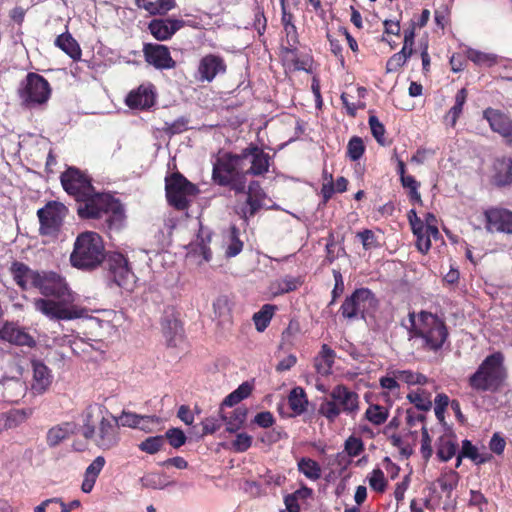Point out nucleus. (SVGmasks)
I'll return each instance as SVG.
<instances>
[{
    "label": "nucleus",
    "mask_w": 512,
    "mask_h": 512,
    "mask_svg": "<svg viewBox=\"0 0 512 512\" xmlns=\"http://www.w3.org/2000/svg\"><path fill=\"white\" fill-rule=\"evenodd\" d=\"M11 273L22 290L34 289L42 297L35 298L33 306L50 320H74L82 318L87 310L78 305V294L67 279L52 270H33L24 263L13 262Z\"/></svg>",
    "instance_id": "nucleus-1"
},
{
    "label": "nucleus",
    "mask_w": 512,
    "mask_h": 512,
    "mask_svg": "<svg viewBox=\"0 0 512 512\" xmlns=\"http://www.w3.org/2000/svg\"><path fill=\"white\" fill-rule=\"evenodd\" d=\"M212 178L221 186H229L236 194H246V206L243 214L253 216L262 206L265 193L259 182L252 181L246 192V173L240 154L225 153L213 164Z\"/></svg>",
    "instance_id": "nucleus-2"
},
{
    "label": "nucleus",
    "mask_w": 512,
    "mask_h": 512,
    "mask_svg": "<svg viewBox=\"0 0 512 512\" xmlns=\"http://www.w3.org/2000/svg\"><path fill=\"white\" fill-rule=\"evenodd\" d=\"M107 409L98 404L87 406L83 412L82 436L103 451L118 446L121 440L119 423L112 414L106 417Z\"/></svg>",
    "instance_id": "nucleus-3"
},
{
    "label": "nucleus",
    "mask_w": 512,
    "mask_h": 512,
    "mask_svg": "<svg viewBox=\"0 0 512 512\" xmlns=\"http://www.w3.org/2000/svg\"><path fill=\"white\" fill-rule=\"evenodd\" d=\"M408 320L411 338H421L423 348L428 351L437 352L442 349L449 336L444 320L428 311H421L419 314L409 312Z\"/></svg>",
    "instance_id": "nucleus-4"
},
{
    "label": "nucleus",
    "mask_w": 512,
    "mask_h": 512,
    "mask_svg": "<svg viewBox=\"0 0 512 512\" xmlns=\"http://www.w3.org/2000/svg\"><path fill=\"white\" fill-rule=\"evenodd\" d=\"M360 405V396L356 391L345 384H337L322 399L318 413L329 423H334L342 414L355 419L360 412Z\"/></svg>",
    "instance_id": "nucleus-5"
},
{
    "label": "nucleus",
    "mask_w": 512,
    "mask_h": 512,
    "mask_svg": "<svg viewBox=\"0 0 512 512\" xmlns=\"http://www.w3.org/2000/svg\"><path fill=\"white\" fill-rule=\"evenodd\" d=\"M504 355L497 351L488 355L468 378L469 387L477 392H497L506 379Z\"/></svg>",
    "instance_id": "nucleus-6"
},
{
    "label": "nucleus",
    "mask_w": 512,
    "mask_h": 512,
    "mask_svg": "<svg viewBox=\"0 0 512 512\" xmlns=\"http://www.w3.org/2000/svg\"><path fill=\"white\" fill-rule=\"evenodd\" d=\"M17 95L23 108L34 109L48 102L51 96V87L43 76L30 72L20 82Z\"/></svg>",
    "instance_id": "nucleus-7"
},
{
    "label": "nucleus",
    "mask_w": 512,
    "mask_h": 512,
    "mask_svg": "<svg viewBox=\"0 0 512 512\" xmlns=\"http://www.w3.org/2000/svg\"><path fill=\"white\" fill-rule=\"evenodd\" d=\"M377 306L378 300L370 289L358 288L344 299L338 312L344 320L353 322L365 319V314L375 311Z\"/></svg>",
    "instance_id": "nucleus-8"
},
{
    "label": "nucleus",
    "mask_w": 512,
    "mask_h": 512,
    "mask_svg": "<svg viewBox=\"0 0 512 512\" xmlns=\"http://www.w3.org/2000/svg\"><path fill=\"white\" fill-rule=\"evenodd\" d=\"M165 191L168 203L177 210H185L199 193L198 187L181 173L175 172L165 178Z\"/></svg>",
    "instance_id": "nucleus-9"
},
{
    "label": "nucleus",
    "mask_w": 512,
    "mask_h": 512,
    "mask_svg": "<svg viewBox=\"0 0 512 512\" xmlns=\"http://www.w3.org/2000/svg\"><path fill=\"white\" fill-rule=\"evenodd\" d=\"M68 213L67 207L57 201H49L37 211L40 222L39 232L43 236L57 237Z\"/></svg>",
    "instance_id": "nucleus-10"
},
{
    "label": "nucleus",
    "mask_w": 512,
    "mask_h": 512,
    "mask_svg": "<svg viewBox=\"0 0 512 512\" xmlns=\"http://www.w3.org/2000/svg\"><path fill=\"white\" fill-rule=\"evenodd\" d=\"M112 207H118V200L109 194L91 193L85 197L77 208V213L83 219H97L109 214Z\"/></svg>",
    "instance_id": "nucleus-11"
},
{
    "label": "nucleus",
    "mask_w": 512,
    "mask_h": 512,
    "mask_svg": "<svg viewBox=\"0 0 512 512\" xmlns=\"http://www.w3.org/2000/svg\"><path fill=\"white\" fill-rule=\"evenodd\" d=\"M60 179L64 190L78 202L93 193L91 180L77 168H68L61 174Z\"/></svg>",
    "instance_id": "nucleus-12"
},
{
    "label": "nucleus",
    "mask_w": 512,
    "mask_h": 512,
    "mask_svg": "<svg viewBox=\"0 0 512 512\" xmlns=\"http://www.w3.org/2000/svg\"><path fill=\"white\" fill-rule=\"evenodd\" d=\"M242 163L249 160L250 168L244 173L252 176H262L269 171L271 156L255 144H249L241 153Z\"/></svg>",
    "instance_id": "nucleus-13"
},
{
    "label": "nucleus",
    "mask_w": 512,
    "mask_h": 512,
    "mask_svg": "<svg viewBox=\"0 0 512 512\" xmlns=\"http://www.w3.org/2000/svg\"><path fill=\"white\" fill-rule=\"evenodd\" d=\"M103 251L104 244L101 236L96 232L86 231L76 238L70 256H101Z\"/></svg>",
    "instance_id": "nucleus-14"
},
{
    "label": "nucleus",
    "mask_w": 512,
    "mask_h": 512,
    "mask_svg": "<svg viewBox=\"0 0 512 512\" xmlns=\"http://www.w3.org/2000/svg\"><path fill=\"white\" fill-rule=\"evenodd\" d=\"M128 258H106L103 267L109 276L122 288H128L134 282V273L128 265Z\"/></svg>",
    "instance_id": "nucleus-15"
},
{
    "label": "nucleus",
    "mask_w": 512,
    "mask_h": 512,
    "mask_svg": "<svg viewBox=\"0 0 512 512\" xmlns=\"http://www.w3.org/2000/svg\"><path fill=\"white\" fill-rule=\"evenodd\" d=\"M143 54L145 61L157 69H172L176 66V62L165 45L147 43L143 47Z\"/></svg>",
    "instance_id": "nucleus-16"
},
{
    "label": "nucleus",
    "mask_w": 512,
    "mask_h": 512,
    "mask_svg": "<svg viewBox=\"0 0 512 512\" xmlns=\"http://www.w3.org/2000/svg\"><path fill=\"white\" fill-rule=\"evenodd\" d=\"M483 118L487 120L493 132L506 138L512 145V119L506 113L489 107L483 111Z\"/></svg>",
    "instance_id": "nucleus-17"
},
{
    "label": "nucleus",
    "mask_w": 512,
    "mask_h": 512,
    "mask_svg": "<svg viewBox=\"0 0 512 512\" xmlns=\"http://www.w3.org/2000/svg\"><path fill=\"white\" fill-rule=\"evenodd\" d=\"M486 228L491 232L512 234V212L503 208H491L485 211Z\"/></svg>",
    "instance_id": "nucleus-18"
},
{
    "label": "nucleus",
    "mask_w": 512,
    "mask_h": 512,
    "mask_svg": "<svg viewBox=\"0 0 512 512\" xmlns=\"http://www.w3.org/2000/svg\"><path fill=\"white\" fill-rule=\"evenodd\" d=\"M156 92L152 84H142L137 89L132 90L127 98L126 104L134 109H149L155 104Z\"/></svg>",
    "instance_id": "nucleus-19"
},
{
    "label": "nucleus",
    "mask_w": 512,
    "mask_h": 512,
    "mask_svg": "<svg viewBox=\"0 0 512 512\" xmlns=\"http://www.w3.org/2000/svg\"><path fill=\"white\" fill-rule=\"evenodd\" d=\"M26 384L18 378H4L0 380V401L5 403H18L26 394Z\"/></svg>",
    "instance_id": "nucleus-20"
},
{
    "label": "nucleus",
    "mask_w": 512,
    "mask_h": 512,
    "mask_svg": "<svg viewBox=\"0 0 512 512\" xmlns=\"http://www.w3.org/2000/svg\"><path fill=\"white\" fill-rule=\"evenodd\" d=\"M226 64L222 57L208 54L204 56L199 63L198 73L200 81L211 82L220 73H225Z\"/></svg>",
    "instance_id": "nucleus-21"
},
{
    "label": "nucleus",
    "mask_w": 512,
    "mask_h": 512,
    "mask_svg": "<svg viewBox=\"0 0 512 512\" xmlns=\"http://www.w3.org/2000/svg\"><path fill=\"white\" fill-rule=\"evenodd\" d=\"M31 366L33 372L31 390L34 394H43L52 384L51 370L40 360H32Z\"/></svg>",
    "instance_id": "nucleus-22"
},
{
    "label": "nucleus",
    "mask_w": 512,
    "mask_h": 512,
    "mask_svg": "<svg viewBox=\"0 0 512 512\" xmlns=\"http://www.w3.org/2000/svg\"><path fill=\"white\" fill-rule=\"evenodd\" d=\"M119 427L138 428L145 432H150V424H159L160 419L155 415H139L134 412L123 410L122 413L116 417Z\"/></svg>",
    "instance_id": "nucleus-23"
},
{
    "label": "nucleus",
    "mask_w": 512,
    "mask_h": 512,
    "mask_svg": "<svg viewBox=\"0 0 512 512\" xmlns=\"http://www.w3.org/2000/svg\"><path fill=\"white\" fill-rule=\"evenodd\" d=\"M1 339L18 346L34 347L36 342L34 338L15 323L7 322L0 329Z\"/></svg>",
    "instance_id": "nucleus-24"
},
{
    "label": "nucleus",
    "mask_w": 512,
    "mask_h": 512,
    "mask_svg": "<svg viewBox=\"0 0 512 512\" xmlns=\"http://www.w3.org/2000/svg\"><path fill=\"white\" fill-rule=\"evenodd\" d=\"M184 21L165 18V19H153L149 23L150 33L159 41H164L171 38L181 27H183Z\"/></svg>",
    "instance_id": "nucleus-25"
},
{
    "label": "nucleus",
    "mask_w": 512,
    "mask_h": 512,
    "mask_svg": "<svg viewBox=\"0 0 512 512\" xmlns=\"http://www.w3.org/2000/svg\"><path fill=\"white\" fill-rule=\"evenodd\" d=\"M162 334L169 347H176L182 342L184 329L181 321L174 315H167L161 321Z\"/></svg>",
    "instance_id": "nucleus-26"
},
{
    "label": "nucleus",
    "mask_w": 512,
    "mask_h": 512,
    "mask_svg": "<svg viewBox=\"0 0 512 512\" xmlns=\"http://www.w3.org/2000/svg\"><path fill=\"white\" fill-rule=\"evenodd\" d=\"M335 357V351L329 345L323 344L320 352L314 358L316 372L322 376L330 375L332 373Z\"/></svg>",
    "instance_id": "nucleus-27"
},
{
    "label": "nucleus",
    "mask_w": 512,
    "mask_h": 512,
    "mask_svg": "<svg viewBox=\"0 0 512 512\" xmlns=\"http://www.w3.org/2000/svg\"><path fill=\"white\" fill-rule=\"evenodd\" d=\"M457 447L456 436L454 434H444L437 441V457L442 462H447L455 456Z\"/></svg>",
    "instance_id": "nucleus-28"
},
{
    "label": "nucleus",
    "mask_w": 512,
    "mask_h": 512,
    "mask_svg": "<svg viewBox=\"0 0 512 512\" xmlns=\"http://www.w3.org/2000/svg\"><path fill=\"white\" fill-rule=\"evenodd\" d=\"M304 283L301 276H285L280 280H276L270 284L269 290L273 296H279L297 290Z\"/></svg>",
    "instance_id": "nucleus-29"
},
{
    "label": "nucleus",
    "mask_w": 512,
    "mask_h": 512,
    "mask_svg": "<svg viewBox=\"0 0 512 512\" xmlns=\"http://www.w3.org/2000/svg\"><path fill=\"white\" fill-rule=\"evenodd\" d=\"M55 45L65 52L74 61L81 59V48L77 41L69 33L59 35L55 40Z\"/></svg>",
    "instance_id": "nucleus-30"
},
{
    "label": "nucleus",
    "mask_w": 512,
    "mask_h": 512,
    "mask_svg": "<svg viewBox=\"0 0 512 512\" xmlns=\"http://www.w3.org/2000/svg\"><path fill=\"white\" fill-rule=\"evenodd\" d=\"M308 398L305 390L300 387H294L288 395V405L295 415H301L307 410Z\"/></svg>",
    "instance_id": "nucleus-31"
},
{
    "label": "nucleus",
    "mask_w": 512,
    "mask_h": 512,
    "mask_svg": "<svg viewBox=\"0 0 512 512\" xmlns=\"http://www.w3.org/2000/svg\"><path fill=\"white\" fill-rule=\"evenodd\" d=\"M254 389L253 382L245 381L240 384L233 392L228 394L221 406L233 407L240 403L242 400L248 398Z\"/></svg>",
    "instance_id": "nucleus-32"
},
{
    "label": "nucleus",
    "mask_w": 512,
    "mask_h": 512,
    "mask_svg": "<svg viewBox=\"0 0 512 512\" xmlns=\"http://www.w3.org/2000/svg\"><path fill=\"white\" fill-rule=\"evenodd\" d=\"M136 4L151 15H162L174 8L175 0H136Z\"/></svg>",
    "instance_id": "nucleus-33"
},
{
    "label": "nucleus",
    "mask_w": 512,
    "mask_h": 512,
    "mask_svg": "<svg viewBox=\"0 0 512 512\" xmlns=\"http://www.w3.org/2000/svg\"><path fill=\"white\" fill-rule=\"evenodd\" d=\"M276 309V305L265 304L258 312L254 313L252 319L258 332L265 331V329L269 326Z\"/></svg>",
    "instance_id": "nucleus-34"
},
{
    "label": "nucleus",
    "mask_w": 512,
    "mask_h": 512,
    "mask_svg": "<svg viewBox=\"0 0 512 512\" xmlns=\"http://www.w3.org/2000/svg\"><path fill=\"white\" fill-rule=\"evenodd\" d=\"M26 419L24 410H13L0 413V434L9 429L18 427Z\"/></svg>",
    "instance_id": "nucleus-35"
},
{
    "label": "nucleus",
    "mask_w": 512,
    "mask_h": 512,
    "mask_svg": "<svg viewBox=\"0 0 512 512\" xmlns=\"http://www.w3.org/2000/svg\"><path fill=\"white\" fill-rule=\"evenodd\" d=\"M467 89L461 88L455 95V103L445 115V121L449 122L452 127L457 123L458 118L462 114L463 106L467 100Z\"/></svg>",
    "instance_id": "nucleus-36"
},
{
    "label": "nucleus",
    "mask_w": 512,
    "mask_h": 512,
    "mask_svg": "<svg viewBox=\"0 0 512 512\" xmlns=\"http://www.w3.org/2000/svg\"><path fill=\"white\" fill-rule=\"evenodd\" d=\"M407 399L420 411H429L432 408L431 393L418 388L408 393Z\"/></svg>",
    "instance_id": "nucleus-37"
},
{
    "label": "nucleus",
    "mask_w": 512,
    "mask_h": 512,
    "mask_svg": "<svg viewBox=\"0 0 512 512\" xmlns=\"http://www.w3.org/2000/svg\"><path fill=\"white\" fill-rule=\"evenodd\" d=\"M215 316L221 325L232 322L231 303L227 296H219L213 303Z\"/></svg>",
    "instance_id": "nucleus-38"
},
{
    "label": "nucleus",
    "mask_w": 512,
    "mask_h": 512,
    "mask_svg": "<svg viewBox=\"0 0 512 512\" xmlns=\"http://www.w3.org/2000/svg\"><path fill=\"white\" fill-rule=\"evenodd\" d=\"M460 453L461 456L472 460L477 465L484 464L492 459V455L490 453H479L477 447L467 439L462 441Z\"/></svg>",
    "instance_id": "nucleus-39"
},
{
    "label": "nucleus",
    "mask_w": 512,
    "mask_h": 512,
    "mask_svg": "<svg viewBox=\"0 0 512 512\" xmlns=\"http://www.w3.org/2000/svg\"><path fill=\"white\" fill-rule=\"evenodd\" d=\"M389 417L388 408L379 404H371L364 413V419L375 426L384 424Z\"/></svg>",
    "instance_id": "nucleus-40"
},
{
    "label": "nucleus",
    "mask_w": 512,
    "mask_h": 512,
    "mask_svg": "<svg viewBox=\"0 0 512 512\" xmlns=\"http://www.w3.org/2000/svg\"><path fill=\"white\" fill-rule=\"evenodd\" d=\"M297 467L299 472L312 481H316L321 478V467L317 461L311 458H301L297 463Z\"/></svg>",
    "instance_id": "nucleus-41"
},
{
    "label": "nucleus",
    "mask_w": 512,
    "mask_h": 512,
    "mask_svg": "<svg viewBox=\"0 0 512 512\" xmlns=\"http://www.w3.org/2000/svg\"><path fill=\"white\" fill-rule=\"evenodd\" d=\"M248 410L245 407H237L229 418L221 415L223 421L226 422V429L229 432H236L239 430L246 421Z\"/></svg>",
    "instance_id": "nucleus-42"
},
{
    "label": "nucleus",
    "mask_w": 512,
    "mask_h": 512,
    "mask_svg": "<svg viewBox=\"0 0 512 512\" xmlns=\"http://www.w3.org/2000/svg\"><path fill=\"white\" fill-rule=\"evenodd\" d=\"M71 266L84 272L91 273L99 267H103L106 258H69Z\"/></svg>",
    "instance_id": "nucleus-43"
},
{
    "label": "nucleus",
    "mask_w": 512,
    "mask_h": 512,
    "mask_svg": "<svg viewBox=\"0 0 512 512\" xmlns=\"http://www.w3.org/2000/svg\"><path fill=\"white\" fill-rule=\"evenodd\" d=\"M411 55L412 50H408L402 47V49L399 52L395 53L388 59L386 63V71L388 73L396 72L406 63V61Z\"/></svg>",
    "instance_id": "nucleus-44"
},
{
    "label": "nucleus",
    "mask_w": 512,
    "mask_h": 512,
    "mask_svg": "<svg viewBox=\"0 0 512 512\" xmlns=\"http://www.w3.org/2000/svg\"><path fill=\"white\" fill-rule=\"evenodd\" d=\"M403 188L408 190L409 199L412 203L422 204L421 195L418 192L420 183L411 175L403 176L401 179Z\"/></svg>",
    "instance_id": "nucleus-45"
},
{
    "label": "nucleus",
    "mask_w": 512,
    "mask_h": 512,
    "mask_svg": "<svg viewBox=\"0 0 512 512\" xmlns=\"http://www.w3.org/2000/svg\"><path fill=\"white\" fill-rule=\"evenodd\" d=\"M467 57L469 60L480 66L491 67L497 63L496 55L484 53L474 49L467 51Z\"/></svg>",
    "instance_id": "nucleus-46"
},
{
    "label": "nucleus",
    "mask_w": 512,
    "mask_h": 512,
    "mask_svg": "<svg viewBox=\"0 0 512 512\" xmlns=\"http://www.w3.org/2000/svg\"><path fill=\"white\" fill-rule=\"evenodd\" d=\"M396 378L408 385H425L428 382L426 375L411 370L398 371Z\"/></svg>",
    "instance_id": "nucleus-47"
},
{
    "label": "nucleus",
    "mask_w": 512,
    "mask_h": 512,
    "mask_svg": "<svg viewBox=\"0 0 512 512\" xmlns=\"http://www.w3.org/2000/svg\"><path fill=\"white\" fill-rule=\"evenodd\" d=\"M281 57L282 60L292 67L293 69L300 70L303 68L302 64L298 59V47L283 45L281 47Z\"/></svg>",
    "instance_id": "nucleus-48"
},
{
    "label": "nucleus",
    "mask_w": 512,
    "mask_h": 512,
    "mask_svg": "<svg viewBox=\"0 0 512 512\" xmlns=\"http://www.w3.org/2000/svg\"><path fill=\"white\" fill-rule=\"evenodd\" d=\"M459 475L456 471L449 470L442 474L437 482L443 492L450 494L458 485Z\"/></svg>",
    "instance_id": "nucleus-49"
},
{
    "label": "nucleus",
    "mask_w": 512,
    "mask_h": 512,
    "mask_svg": "<svg viewBox=\"0 0 512 512\" xmlns=\"http://www.w3.org/2000/svg\"><path fill=\"white\" fill-rule=\"evenodd\" d=\"M107 215L108 217L106 222L108 223L110 229L119 230L123 226L125 221V213L124 208L119 201L118 207H112L110 213Z\"/></svg>",
    "instance_id": "nucleus-50"
},
{
    "label": "nucleus",
    "mask_w": 512,
    "mask_h": 512,
    "mask_svg": "<svg viewBox=\"0 0 512 512\" xmlns=\"http://www.w3.org/2000/svg\"><path fill=\"white\" fill-rule=\"evenodd\" d=\"M68 437V430L66 427L57 425L48 430L46 435V442L48 446L55 447L61 441Z\"/></svg>",
    "instance_id": "nucleus-51"
},
{
    "label": "nucleus",
    "mask_w": 512,
    "mask_h": 512,
    "mask_svg": "<svg viewBox=\"0 0 512 512\" xmlns=\"http://www.w3.org/2000/svg\"><path fill=\"white\" fill-rule=\"evenodd\" d=\"M164 445V436H152L146 438L139 444V449L148 454H155L161 450Z\"/></svg>",
    "instance_id": "nucleus-52"
},
{
    "label": "nucleus",
    "mask_w": 512,
    "mask_h": 512,
    "mask_svg": "<svg viewBox=\"0 0 512 512\" xmlns=\"http://www.w3.org/2000/svg\"><path fill=\"white\" fill-rule=\"evenodd\" d=\"M369 485L372 490L383 493L387 487V481L384 472L380 468H375L370 473L368 478Z\"/></svg>",
    "instance_id": "nucleus-53"
},
{
    "label": "nucleus",
    "mask_w": 512,
    "mask_h": 512,
    "mask_svg": "<svg viewBox=\"0 0 512 512\" xmlns=\"http://www.w3.org/2000/svg\"><path fill=\"white\" fill-rule=\"evenodd\" d=\"M365 151L363 140L360 137H352L347 146V155L352 161L359 160Z\"/></svg>",
    "instance_id": "nucleus-54"
},
{
    "label": "nucleus",
    "mask_w": 512,
    "mask_h": 512,
    "mask_svg": "<svg viewBox=\"0 0 512 512\" xmlns=\"http://www.w3.org/2000/svg\"><path fill=\"white\" fill-rule=\"evenodd\" d=\"M363 441L353 435L349 436L344 443V450L350 457H357L364 451Z\"/></svg>",
    "instance_id": "nucleus-55"
},
{
    "label": "nucleus",
    "mask_w": 512,
    "mask_h": 512,
    "mask_svg": "<svg viewBox=\"0 0 512 512\" xmlns=\"http://www.w3.org/2000/svg\"><path fill=\"white\" fill-rule=\"evenodd\" d=\"M242 248L243 243L238 237V231L235 227H232L228 236L226 256H236L242 251Z\"/></svg>",
    "instance_id": "nucleus-56"
},
{
    "label": "nucleus",
    "mask_w": 512,
    "mask_h": 512,
    "mask_svg": "<svg viewBox=\"0 0 512 512\" xmlns=\"http://www.w3.org/2000/svg\"><path fill=\"white\" fill-rule=\"evenodd\" d=\"M368 122H369V126L371 129V133L374 136V138L376 139V141L382 146L386 145V140L384 137V135H385L384 125L379 121V119L375 115H371L369 117Z\"/></svg>",
    "instance_id": "nucleus-57"
},
{
    "label": "nucleus",
    "mask_w": 512,
    "mask_h": 512,
    "mask_svg": "<svg viewBox=\"0 0 512 512\" xmlns=\"http://www.w3.org/2000/svg\"><path fill=\"white\" fill-rule=\"evenodd\" d=\"M165 438L173 448H180L187 440L185 433L179 428L168 429L165 433Z\"/></svg>",
    "instance_id": "nucleus-58"
},
{
    "label": "nucleus",
    "mask_w": 512,
    "mask_h": 512,
    "mask_svg": "<svg viewBox=\"0 0 512 512\" xmlns=\"http://www.w3.org/2000/svg\"><path fill=\"white\" fill-rule=\"evenodd\" d=\"M434 402L435 416L440 422H443L445 419V411L450 403L449 397L444 393H440L436 395Z\"/></svg>",
    "instance_id": "nucleus-59"
},
{
    "label": "nucleus",
    "mask_w": 512,
    "mask_h": 512,
    "mask_svg": "<svg viewBox=\"0 0 512 512\" xmlns=\"http://www.w3.org/2000/svg\"><path fill=\"white\" fill-rule=\"evenodd\" d=\"M333 277L335 280V284L331 292V301L329 305L334 304L337 301V299L343 294L345 289L344 280L340 270L333 269Z\"/></svg>",
    "instance_id": "nucleus-60"
},
{
    "label": "nucleus",
    "mask_w": 512,
    "mask_h": 512,
    "mask_svg": "<svg viewBox=\"0 0 512 512\" xmlns=\"http://www.w3.org/2000/svg\"><path fill=\"white\" fill-rule=\"evenodd\" d=\"M252 445V437L247 433H239L232 442V448L235 452L242 453L247 451Z\"/></svg>",
    "instance_id": "nucleus-61"
},
{
    "label": "nucleus",
    "mask_w": 512,
    "mask_h": 512,
    "mask_svg": "<svg viewBox=\"0 0 512 512\" xmlns=\"http://www.w3.org/2000/svg\"><path fill=\"white\" fill-rule=\"evenodd\" d=\"M420 452L423 459L426 461H428L433 454L432 440L430 438L427 428L425 427L422 428Z\"/></svg>",
    "instance_id": "nucleus-62"
},
{
    "label": "nucleus",
    "mask_w": 512,
    "mask_h": 512,
    "mask_svg": "<svg viewBox=\"0 0 512 512\" xmlns=\"http://www.w3.org/2000/svg\"><path fill=\"white\" fill-rule=\"evenodd\" d=\"M106 460L103 456H97L86 468L85 475L97 480L100 472L105 466Z\"/></svg>",
    "instance_id": "nucleus-63"
},
{
    "label": "nucleus",
    "mask_w": 512,
    "mask_h": 512,
    "mask_svg": "<svg viewBox=\"0 0 512 512\" xmlns=\"http://www.w3.org/2000/svg\"><path fill=\"white\" fill-rule=\"evenodd\" d=\"M505 168V173L503 174L500 170L497 175V181L500 185H507L512 182V160L509 159L508 161L503 163Z\"/></svg>",
    "instance_id": "nucleus-64"
}]
</instances>
